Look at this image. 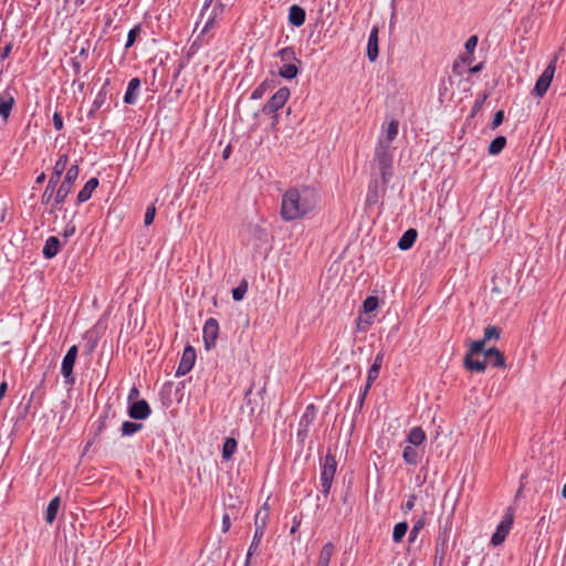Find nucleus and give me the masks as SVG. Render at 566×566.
<instances>
[{"label": "nucleus", "instance_id": "obj_36", "mask_svg": "<svg viewBox=\"0 0 566 566\" xmlns=\"http://www.w3.org/2000/svg\"><path fill=\"white\" fill-rule=\"evenodd\" d=\"M143 429V423L124 421L120 427V433L123 437H132Z\"/></svg>", "mask_w": 566, "mask_h": 566}, {"label": "nucleus", "instance_id": "obj_4", "mask_svg": "<svg viewBox=\"0 0 566 566\" xmlns=\"http://www.w3.org/2000/svg\"><path fill=\"white\" fill-rule=\"evenodd\" d=\"M282 65L279 69V74L285 80H293L300 73L301 60L296 56L293 46H285L277 51L275 54Z\"/></svg>", "mask_w": 566, "mask_h": 566}, {"label": "nucleus", "instance_id": "obj_8", "mask_svg": "<svg viewBox=\"0 0 566 566\" xmlns=\"http://www.w3.org/2000/svg\"><path fill=\"white\" fill-rule=\"evenodd\" d=\"M78 348L76 345L71 346L65 356L62 359L61 364V374L64 378L65 385L72 386L75 382V377L73 375V368L76 361Z\"/></svg>", "mask_w": 566, "mask_h": 566}, {"label": "nucleus", "instance_id": "obj_32", "mask_svg": "<svg viewBox=\"0 0 566 566\" xmlns=\"http://www.w3.org/2000/svg\"><path fill=\"white\" fill-rule=\"evenodd\" d=\"M402 459L407 464L417 465L420 460V453L413 446H406L402 451Z\"/></svg>", "mask_w": 566, "mask_h": 566}, {"label": "nucleus", "instance_id": "obj_56", "mask_svg": "<svg viewBox=\"0 0 566 566\" xmlns=\"http://www.w3.org/2000/svg\"><path fill=\"white\" fill-rule=\"evenodd\" d=\"M75 230H76V229H75V226H74L73 223H67V224L65 226L64 230H63V235H64L65 238H70V237H72V235H74Z\"/></svg>", "mask_w": 566, "mask_h": 566}, {"label": "nucleus", "instance_id": "obj_12", "mask_svg": "<svg viewBox=\"0 0 566 566\" xmlns=\"http://www.w3.org/2000/svg\"><path fill=\"white\" fill-rule=\"evenodd\" d=\"M512 525H513V515L512 514H506L502 518L500 524L497 525L496 531L494 532V534L492 535L491 544L493 546H497V545L502 544L505 541L510 530L512 528Z\"/></svg>", "mask_w": 566, "mask_h": 566}, {"label": "nucleus", "instance_id": "obj_59", "mask_svg": "<svg viewBox=\"0 0 566 566\" xmlns=\"http://www.w3.org/2000/svg\"><path fill=\"white\" fill-rule=\"evenodd\" d=\"M139 396V390L134 386L130 388L128 392V405L132 403L133 399H136Z\"/></svg>", "mask_w": 566, "mask_h": 566}, {"label": "nucleus", "instance_id": "obj_50", "mask_svg": "<svg viewBox=\"0 0 566 566\" xmlns=\"http://www.w3.org/2000/svg\"><path fill=\"white\" fill-rule=\"evenodd\" d=\"M504 120V111L500 109L494 114L493 120L491 123V129L497 128Z\"/></svg>", "mask_w": 566, "mask_h": 566}, {"label": "nucleus", "instance_id": "obj_20", "mask_svg": "<svg viewBox=\"0 0 566 566\" xmlns=\"http://www.w3.org/2000/svg\"><path fill=\"white\" fill-rule=\"evenodd\" d=\"M305 19H306V12L302 7H300L297 4H293L290 7V9H289V23L290 24L298 28L304 24Z\"/></svg>", "mask_w": 566, "mask_h": 566}, {"label": "nucleus", "instance_id": "obj_45", "mask_svg": "<svg viewBox=\"0 0 566 566\" xmlns=\"http://www.w3.org/2000/svg\"><path fill=\"white\" fill-rule=\"evenodd\" d=\"M140 32V25H135L128 31L125 49H129L136 41L137 35Z\"/></svg>", "mask_w": 566, "mask_h": 566}, {"label": "nucleus", "instance_id": "obj_5", "mask_svg": "<svg viewBox=\"0 0 566 566\" xmlns=\"http://www.w3.org/2000/svg\"><path fill=\"white\" fill-rule=\"evenodd\" d=\"M319 469V482L322 488L321 492L324 496H327L331 492L334 476L337 470L336 458L331 452H328L324 458H321Z\"/></svg>", "mask_w": 566, "mask_h": 566}, {"label": "nucleus", "instance_id": "obj_10", "mask_svg": "<svg viewBox=\"0 0 566 566\" xmlns=\"http://www.w3.org/2000/svg\"><path fill=\"white\" fill-rule=\"evenodd\" d=\"M219 331V323L216 318L210 317L206 321L202 328V339L206 350H211L216 347Z\"/></svg>", "mask_w": 566, "mask_h": 566}, {"label": "nucleus", "instance_id": "obj_30", "mask_svg": "<svg viewBox=\"0 0 566 566\" xmlns=\"http://www.w3.org/2000/svg\"><path fill=\"white\" fill-rule=\"evenodd\" d=\"M268 520H269V506L265 503L255 514V518H254L255 530H262V532H265Z\"/></svg>", "mask_w": 566, "mask_h": 566}, {"label": "nucleus", "instance_id": "obj_58", "mask_svg": "<svg viewBox=\"0 0 566 566\" xmlns=\"http://www.w3.org/2000/svg\"><path fill=\"white\" fill-rule=\"evenodd\" d=\"M301 525V518L297 516H294L292 520V527L290 530L291 534H294L297 532L298 527Z\"/></svg>", "mask_w": 566, "mask_h": 566}, {"label": "nucleus", "instance_id": "obj_27", "mask_svg": "<svg viewBox=\"0 0 566 566\" xmlns=\"http://www.w3.org/2000/svg\"><path fill=\"white\" fill-rule=\"evenodd\" d=\"M447 541H448V531L444 530L442 533L440 532L437 539L436 545V560L439 559V563L441 564L444 555H446V547H447Z\"/></svg>", "mask_w": 566, "mask_h": 566}, {"label": "nucleus", "instance_id": "obj_38", "mask_svg": "<svg viewBox=\"0 0 566 566\" xmlns=\"http://www.w3.org/2000/svg\"><path fill=\"white\" fill-rule=\"evenodd\" d=\"M505 145L506 138L504 136L495 137L489 146V154L499 155L504 149Z\"/></svg>", "mask_w": 566, "mask_h": 566}, {"label": "nucleus", "instance_id": "obj_22", "mask_svg": "<svg viewBox=\"0 0 566 566\" xmlns=\"http://www.w3.org/2000/svg\"><path fill=\"white\" fill-rule=\"evenodd\" d=\"M264 533L265 532H262V530H254L252 542L247 552L244 566H249L251 563L252 556L259 553V546L264 536Z\"/></svg>", "mask_w": 566, "mask_h": 566}, {"label": "nucleus", "instance_id": "obj_55", "mask_svg": "<svg viewBox=\"0 0 566 566\" xmlns=\"http://www.w3.org/2000/svg\"><path fill=\"white\" fill-rule=\"evenodd\" d=\"M230 527H231L230 515L228 513H224L222 516V532L223 533L229 532Z\"/></svg>", "mask_w": 566, "mask_h": 566}, {"label": "nucleus", "instance_id": "obj_21", "mask_svg": "<svg viewBox=\"0 0 566 566\" xmlns=\"http://www.w3.org/2000/svg\"><path fill=\"white\" fill-rule=\"evenodd\" d=\"M140 88V80L138 77H134L128 82V86L126 93L124 95V103L128 105H133L136 103L138 97V91Z\"/></svg>", "mask_w": 566, "mask_h": 566}, {"label": "nucleus", "instance_id": "obj_48", "mask_svg": "<svg viewBox=\"0 0 566 566\" xmlns=\"http://www.w3.org/2000/svg\"><path fill=\"white\" fill-rule=\"evenodd\" d=\"M416 501H417L416 494L408 495L406 503L401 506L402 512L405 514H408L410 511H412L416 505Z\"/></svg>", "mask_w": 566, "mask_h": 566}, {"label": "nucleus", "instance_id": "obj_13", "mask_svg": "<svg viewBox=\"0 0 566 566\" xmlns=\"http://www.w3.org/2000/svg\"><path fill=\"white\" fill-rule=\"evenodd\" d=\"M127 412L134 420H145L150 416L151 409L145 399H140L129 403Z\"/></svg>", "mask_w": 566, "mask_h": 566}, {"label": "nucleus", "instance_id": "obj_29", "mask_svg": "<svg viewBox=\"0 0 566 566\" xmlns=\"http://www.w3.org/2000/svg\"><path fill=\"white\" fill-rule=\"evenodd\" d=\"M464 367L470 371L482 373L486 368V359H473L472 356L465 355L463 360Z\"/></svg>", "mask_w": 566, "mask_h": 566}, {"label": "nucleus", "instance_id": "obj_18", "mask_svg": "<svg viewBox=\"0 0 566 566\" xmlns=\"http://www.w3.org/2000/svg\"><path fill=\"white\" fill-rule=\"evenodd\" d=\"M382 361H384V353L379 352L375 356L374 361L368 369L367 379H366L367 388H370L373 386L374 381L378 378Z\"/></svg>", "mask_w": 566, "mask_h": 566}, {"label": "nucleus", "instance_id": "obj_62", "mask_svg": "<svg viewBox=\"0 0 566 566\" xmlns=\"http://www.w3.org/2000/svg\"><path fill=\"white\" fill-rule=\"evenodd\" d=\"M272 118V126H276L279 123V115L277 114H270Z\"/></svg>", "mask_w": 566, "mask_h": 566}, {"label": "nucleus", "instance_id": "obj_57", "mask_svg": "<svg viewBox=\"0 0 566 566\" xmlns=\"http://www.w3.org/2000/svg\"><path fill=\"white\" fill-rule=\"evenodd\" d=\"M12 51V44L11 43H8L3 49L2 51L0 52V59L1 60H6L10 52Z\"/></svg>", "mask_w": 566, "mask_h": 566}, {"label": "nucleus", "instance_id": "obj_51", "mask_svg": "<svg viewBox=\"0 0 566 566\" xmlns=\"http://www.w3.org/2000/svg\"><path fill=\"white\" fill-rule=\"evenodd\" d=\"M478 41H479V39H478V36H476V35H471V36L467 40V42H465V44H464L465 50H467L469 53H473V52H474V50H475V48H476V45H478Z\"/></svg>", "mask_w": 566, "mask_h": 566}, {"label": "nucleus", "instance_id": "obj_34", "mask_svg": "<svg viewBox=\"0 0 566 566\" xmlns=\"http://www.w3.org/2000/svg\"><path fill=\"white\" fill-rule=\"evenodd\" d=\"M109 84H111L109 78H106L92 103L93 108L99 109L106 103L107 95H108L107 87L109 86Z\"/></svg>", "mask_w": 566, "mask_h": 566}, {"label": "nucleus", "instance_id": "obj_14", "mask_svg": "<svg viewBox=\"0 0 566 566\" xmlns=\"http://www.w3.org/2000/svg\"><path fill=\"white\" fill-rule=\"evenodd\" d=\"M399 123L396 119H391L385 130V134H381L378 138L376 145H381L386 148H392L391 143L398 135Z\"/></svg>", "mask_w": 566, "mask_h": 566}, {"label": "nucleus", "instance_id": "obj_7", "mask_svg": "<svg viewBox=\"0 0 566 566\" xmlns=\"http://www.w3.org/2000/svg\"><path fill=\"white\" fill-rule=\"evenodd\" d=\"M291 91L289 87H280L270 99L263 105V114H277V112L286 104L290 98Z\"/></svg>", "mask_w": 566, "mask_h": 566}, {"label": "nucleus", "instance_id": "obj_61", "mask_svg": "<svg viewBox=\"0 0 566 566\" xmlns=\"http://www.w3.org/2000/svg\"><path fill=\"white\" fill-rule=\"evenodd\" d=\"M44 180H45V174H44V172H41V174L35 178V184H36V185H40V184H42Z\"/></svg>", "mask_w": 566, "mask_h": 566}, {"label": "nucleus", "instance_id": "obj_11", "mask_svg": "<svg viewBox=\"0 0 566 566\" xmlns=\"http://www.w3.org/2000/svg\"><path fill=\"white\" fill-rule=\"evenodd\" d=\"M196 357L195 348L190 345L186 346L176 369L175 376L181 377L187 375L193 368Z\"/></svg>", "mask_w": 566, "mask_h": 566}, {"label": "nucleus", "instance_id": "obj_19", "mask_svg": "<svg viewBox=\"0 0 566 566\" xmlns=\"http://www.w3.org/2000/svg\"><path fill=\"white\" fill-rule=\"evenodd\" d=\"M14 105V97L9 92H3L0 95V116L6 123Z\"/></svg>", "mask_w": 566, "mask_h": 566}, {"label": "nucleus", "instance_id": "obj_63", "mask_svg": "<svg viewBox=\"0 0 566 566\" xmlns=\"http://www.w3.org/2000/svg\"><path fill=\"white\" fill-rule=\"evenodd\" d=\"M98 109L93 108V105L91 106V109L87 112V117L93 118Z\"/></svg>", "mask_w": 566, "mask_h": 566}, {"label": "nucleus", "instance_id": "obj_35", "mask_svg": "<svg viewBox=\"0 0 566 566\" xmlns=\"http://www.w3.org/2000/svg\"><path fill=\"white\" fill-rule=\"evenodd\" d=\"M238 448V442L234 438H226L222 446V459L229 461L233 454L235 453Z\"/></svg>", "mask_w": 566, "mask_h": 566}, {"label": "nucleus", "instance_id": "obj_40", "mask_svg": "<svg viewBox=\"0 0 566 566\" xmlns=\"http://www.w3.org/2000/svg\"><path fill=\"white\" fill-rule=\"evenodd\" d=\"M424 525H426V518H424V516L419 517V518L413 523V525H412V527H411V531H410V533H409V538H408L409 543H413V542L417 539V537H418V535H419L420 531L424 527Z\"/></svg>", "mask_w": 566, "mask_h": 566}, {"label": "nucleus", "instance_id": "obj_15", "mask_svg": "<svg viewBox=\"0 0 566 566\" xmlns=\"http://www.w3.org/2000/svg\"><path fill=\"white\" fill-rule=\"evenodd\" d=\"M99 181L96 177L88 179L83 188L78 191L76 197V205H82L88 201L92 197L93 191L98 187Z\"/></svg>", "mask_w": 566, "mask_h": 566}, {"label": "nucleus", "instance_id": "obj_53", "mask_svg": "<svg viewBox=\"0 0 566 566\" xmlns=\"http://www.w3.org/2000/svg\"><path fill=\"white\" fill-rule=\"evenodd\" d=\"M369 389L370 388H367V384H366L365 387L360 390L358 399H357L358 410H360L363 408L365 399H366V396H367Z\"/></svg>", "mask_w": 566, "mask_h": 566}, {"label": "nucleus", "instance_id": "obj_64", "mask_svg": "<svg viewBox=\"0 0 566 566\" xmlns=\"http://www.w3.org/2000/svg\"><path fill=\"white\" fill-rule=\"evenodd\" d=\"M446 91H447V87H446L444 83H442V84L439 86V95H440V96H443V95H444V93H446Z\"/></svg>", "mask_w": 566, "mask_h": 566}, {"label": "nucleus", "instance_id": "obj_33", "mask_svg": "<svg viewBox=\"0 0 566 566\" xmlns=\"http://www.w3.org/2000/svg\"><path fill=\"white\" fill-rule=\"evenodd\" d=\"M60 505H61V500L59 496L53 497L49 502V505H48L46 512H45V522L48 524H52L55 521Z\"/></svg>", "mask_w": 566, "mask_h": 566}, {"label": "nucleus", "instance_id": "obj_41", "mask_svg": "<svg viewBox=\"0 0 566 566\" xmlns=\"http://www.w3.org/2000/svg\"><path fill=\"white\" fill-rule=\"evenodd\" d=\"M248 292V282L243 280L237 287L232 290V297L234 301H242Z\"/></svg>", "mask_w": 566, "mask_h": 566}, {"label": "nucleus", "instance_id": "obj_28", "mask_svg": "<svg viewBox=\"0 0 566 566\" xmlns=\"http://www.w3.org/2000/svg\"><path fill=\"white\" fill-rule=\"evenodd\" d=\"M274 80L265 78L251 93V99H260L264 94L274 87Z\"/></svg>", "mask_w": 566, "mask_h": 566}, {"label": "nucleus", "instance_id": "obj_54", "mask_svg": "<svg viewBox=\"0 0 566 566\" xmlns=\"http://www.w3.org/2000/svg\"><path fill=\"white\" fill-rule=\"evenodd\" d=\"M53 126L56 130L63 129V118L60 113L55 112L52 117Z\"/></svg>", "mask_w": 566, "mask_h": 566}, {"label": "nucleus", "instance_id": "obj_31", "mask_svg": "<svg viewBox=\"0 0 566 566\" xmlns=\"http://www.w3.org/2000/svg\"><path fill=\"white\" fill-rule=\"evenodd\" d=\"M333 554L334 545L333 543L328 542L322 547L316 566H328Z\"/></svg>", "mask_w": 566, "mask_h": 566}, {"label": "nucleus", "instance_id": "obj_37", "mask_svg": "<svg viewBox=\"0 0 566 566\" xmlns=\"http://www.w3.org/2000/svg\"><path fill=\"white\" fill-rule=\"evenodd\" d=\"M408 523L407 522H399L394 526L392 531V541L395 543H400L402 538L406 536L408 532Z\"/></svg>", "mask_w": 566, "mask_h": 566}, {"label": "nucleus", "instance_id": "obj_9", "mask_svg": "<svg viewBox=\"0 0 566 566\" xmlns=\"http://www.w3.org/2000/svg\"><path fill=\"white\" fill-rule=\"evenodd\" d=\"M315 418H316V408L313 403H311V405L306 406V408L298 421L296 437H297L298 441H301L302 443L308 437L311 426L313 424Z\"/></svg>", "mask_w": 566, "mask_h": 566}, {"label": "nucleus", "instance_id": "obj_43", "mask_svg": "<svg viewBox=\"0 0 566 566\" xmlns=\"http://www.w3.org/2000/svg\"><path fill=\"white\" fill-rule=\"evenodd\" d=\"M378 185L374 181L369 185L366 202L368 205H375L378 201Z\"/></svg>", "mask_w": 566, "mask_h": 566}, {"label": "nucleus", "instance_id": "obj_60", "mask_svg": "<svg viewBox=\"0 0 566 566\" xmlns=\"http://www.w3.org/2000/svg\"><path fill=\"white\" fill-rule=\"evenodd\" d=\"M482 69H483V64H482V63H479V64H476V65L472 66V67L470 69V72H471V73H478V72H480Z\"/></svg>", "mask_w": 566, "mask_h": 566}, {"label": "nucleus", "instance_id": "obj_1", "mask_svg": "<svg viewBox=\"0 0 566 566\" xmlns=\"http://www.w3.org/2000/svg\"><path fill=\"white\" fill-rule=\"evenodd\" d=\"M319 203L321 193L315 187H291L282 195L280 216L286 222L300 220L314 213Z\"/></svg>", "mask_w": 566, "mask_h": 566}, {"label": "nucleus", "instance_id": "obj_2", "mask_svg": "<svg viewBox=\"0 0 566 566\" xmlns=\"http://www.w3.org/2000/svg\"><path fill=\"white\" fill-rule=\"evenodd\" d=\"M371 169L380 175L381 182L387 185L394 174V150L381 145L375 146Z\"/></svg>", "mask_w": 566, "mask_h": 566}, {"label": "nucleus", "instance_id": "obj_25", "mask_svg": "<svg viewBox=\"0 0 566 566\" xmlns=\"http://www.w3.org/2000/svg\"><path fill=\"white\" fill-rule=\"evenodd\" d=\"M484 357L493 367H504L505 359L503 354L495 347L484 350Z\"/></svg>", "mask_w": 566, "mask_h": 566}, {"label": "nucleus", "instance_id": "obj_52", "mask_svg": "<svg viewBox=\"0 0 566 566\" xmlns=\"http://www.w3.org/2000/svg\"><path fill=\"white\" fill-rule=\"evenodd\" d=\"M485 99H486V95L485 94L483 96H481V97L475 99V102L473 104V107H472V116H474L478 112L481 111Z\"/></svg>", "mask_w": 566, "mask_h": 566}, {"label": "nucleus", "instance_id": "obj_23", "mask_svg": "<svg viewBox=\"0 0 566 566\" xmlns=\"http://www.w3.org/2000/svg\"><path fill=\"white\" fill-rule=\"evenodd\" d=\"M61 244L56 237H49L45 240L42 254L45 259L50 260L57 255Z\"/></svg>", "mask_w": 566, "mask_h": 566}, {"label": "nucleus", "instance_id": "obj_46", "mask_svg": "<svg viewBox=\"0 0 566 566\" xmlns=\"http://www.w3.org/2000/svg\"><path fill=\"white\" fill-rule=\"evenodd\" d=\"M485 340L484 338L483 339H480V340H474L471 343V346H470V350L467 353V355H470V356H473L475 354H479L481 352L484 353V345H485Z\"/></svg>", "mask_w": 566, "mask_h": 566}, {"label": "nucleus", "instance_id": "obj_6", "mask_svg": "<svg viewBox=\"0 0 566 566\" xmlns=\"http://www.w3.org/2000/svg\"><path fill=\"white\" fill-rule=\"evenodd\" d=\"M556 60H557V57L555 56L549 62V64L546 66V69L543 71V73L539 75V77L537 78L534 90H533V94L536 97H539V98L543 97L546 94V92L548 91L551 83L553 81L554 74H555Z\"/></svg>", "mask_w": 566, "mask_h": 566}, {"label": "nucleus", "instance_id": "obj_44", "mask_svg": "<svg viewBox=\"0 0 566 566\" xmlns=\"http://www.w3.org/2000/svg\"><path fill=\"white\" fill-rule=\"evenodd\" d=\"M501 336V329L496 326H488L485 329H484V340L488 342V340H491V339H497L500 338Z\"/></svg>", "mask_w": 566, "mask_h": 566}, {"label": "nucleus", "instance_id": "obj_24", "mask_svg": "<svg viewBox=\"0 0 566 566\" xmlns=\"http://www.w3.org/2000/svg\"><path fill=\"white\" fill-rule=\"evenodd\" d=\"M418 232L416 229H408L403 232L398 241V248L401 251L409 250L416 242Z\"/></svg>", "mask_w": 566, "mask_h": 566}, {"label": "nucleus", "instance_id": "obj_17", "mask_svg": "<svg viewBox=\"0 0 566 566\" xmlns=\"http://www.w3.org/2000/svg\"><path fill=\"white\" fill-rule=\"evenodd\" d=\"M378 27H373L367 42V56L370 62H375L378 57Z\"/></svg>", "mask_w": 566, "mask_h": 566}, {"label": "nucleus", "instance_id": "obj_42", "mask_svg": "<svg viewBox=\"0 0 566 566\" xmlns=\"http://www.w3.org/2000/svg\"><path fill=\"white\" fill-rule=\"evenodd\" d=\"M378 307V297L377 296H367L363 302L361 311L366 314L374 312Z\"/></svg>", "mask_w": 566, "mask_h": 566}, {"label": "nucleus", "instance_id": "obj_49", "mask_svg": "<svg viewBox=\"0 0 566 566\" xmlns=\"http://www.w3.org/2000/svg\"><path fill=\"white\" fill-rule=\"evenodd\" d=\"M155 216H156V208L154 206L147 207V209L145 211V217H144L145 226H150L155 219Z\"/></svg>", "mask_w": 566, "mask_h": 566}, {"label": "nucleus", "instance_id": "obj_16", "mask_svg": "<svg viewBox=\"0 0 566 566\" xmlns=\"http://www.w3.org/2000/svg\"><path fill=\"white\" fill-rule=\"evenodd\" d=\"M80 175V166L77 163H74L71 165L64 175L63 180L61 181L60 186L61 188H64L65 190L72 192L73 186L78 178Z\"/></svg>", "mask_w": 566, "mask_h": 566}, {"label": "nucleus", "instance_id": "obj_3", "mask_svg": "<svg viewBox=\"0 0 566 566\" xmlns=\"http://www.w3.org/2000/svg\"><path fill=\"white\" fill-rule=\"evenodd\" d=\"M69 164V155L67 153H59L57 160L53 166L52 174L49 177L48 185L41 196V203L49 205L54 196L55 188H59L61 177L66 169Z\"/></svg>", "mask_w": 566, "mask_h": 566}, {"label": "nucleus", "instance_id": "obj_26", "mask_svg": "<svg viewBox=\"0 0 566 566\" xmlns=\"http://www.w3.org/2000/svg\"><path fill=\"white\" fill-rule=\"evenodd\" d=\"M426 432L421 427H413L407 437V441L410 446L419 447L426 441Z\"/></svg>", "mask_w": 566, "mask_h": 566}, {"label": "nucleus", "instance_id": "obj_39", "mask_svg": "<svg viewBox=\"0 0 566 566\" xmlns=\"http://www.w3.org/2000/svg\"><path fill=\"white\" fill-rule=\"evenodd\" d=\"M70 193L71 192L65 190L64 188H61V187L55 188V192H54V196H53V199H52L53 200V207L50 210V212H53V210L55 208H57L61 203H63Z\"/></svg>", "mask_w": 566, "mask_h": 566}, {"label": "nucleus", "instance_id": "obj_47", "mask_svg": "<svg viewBox=\"0 0 566 566\" xmlns=\"http://www.w3.org/2000/svg\"><path fill=\"white\" fill-rule=\"evenodd\" d=\"M107 420H108L107 411H104L103 413L99 415V417L97 418V420L95 422L96 434H99L106 428Z\"/></svg>", "mask_w": 566, "mask_h": 566}]
</instances>
